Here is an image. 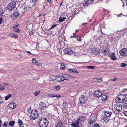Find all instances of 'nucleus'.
Returning <instances> with one entry per match:
<instances>
[{
  "mask_svg": "<svg viewBox=\"0 0 127 127\" xmlns=\"http://www.w3.org/2000/svg\"><path fill=\"white\" fill-rule=\"evenodd\" d=\"M38 123L40 127H47L48 122L46 118L42 117L38 120Z\"/></svg>",
  "mask_w": 127,
  "mask_h": 127,
  "instance_id": "obj_1",
  "label": "nucleus"
},
{
  "mask_svg": "<svg viewBox=\"0 0 127 127\" xmlns=\"http://www.w3.org/2000/svg\"><path fill=\"white\" fill-rule=\"evenodd\" d=\"M38 116V112L36 110L34 109L31 111L30 117V119L33 120L37 119Z\"/></svg>",
  "mask_w": 127,
  "mask_h": 127,
  "instance_id": "obj_2",
  "label": "nucleus"
},
{
  "mask_svg": "<svg viewBox=\"0 0 127 127\" xmlns=\"http://www.w3.org/2000/svg\"><path fill=\"white\" fill-rule=\"evenodd\" d=\"M122 105L119 104H115L114 105V112L116 114L118 113L122 109Z\"/></svg>",
  "mask_w": 127,
  "mask_h": 127,
  "instance_id": "obj_3",
  "label": "nucleus"
},
{
  "mask_svg": "<svg viewBox=\"0 0 127 127\" xmlns=\"http://www.w3.org/2000/svg\"><path fill=\"white\" fill-rule=\"evenodd\" d=\"M16 5V2L14 1L10 2L8 5V10L11 11L15 7Z\"/></svg>",
  "mask_w": 127,
  "mask_h": 127,
  "instance_id": "obj_4",
  "label": "nucleus"
},
{
  "mask_svg": "<svg viewBox=\"0 0 127 127\" xmlns=\"http://www.w3.org/2000/svg\"><path fill=\"white\" fill-rule=\"evenodd\" d=\"M119 53L121 56H126L127 55V49L125 48H123L120 51Z\"/></svg>",
  "mask_w": 127,
  "mask_h": 127,
  "instance_id": "obj_5",
  "label": "nucleus"
},
{
  "mask_svg": "<svg viewBox=\"0 0 127 127\" xmlns=\"http://www.w3.org/2000/svg\"><path fill=\"white\" fill-rule=\"evenodd\" d=\"M64 52L65 54L70 55H71L73 53V52L71 50L68 48H65L64 50Z\"/></svg>",
  "mask_w": 127,
  "mask_h": 127,
  "instance_id": "obj_6",
  "label": "nucleus"
},
{
  "mask_svg": "<svg viewBox=\"0 0 127 127\" xmlns=\"http://www.w3.org/2000/svg\"><path fill=\"white\" fill-rule=\"evenodd\" d=\"M20 14L18 12L16 11L14 12L13 14H12L11 16V18L13 20H14L16 19L19 15Z\"/></svg>",
  "mask_w": 127,
  "mask_h": 127,
  "instance_id": "obj_7",
  "label": "nucleus"
},
{
  "mask_svg": "<svg viewBox=\"0 0 127 127\" xmlns=\"http://www.w3.org/2000/svg\"><path fill=\"white\" fill-rule=\"evenodd\" d=\"M86 97L87 96L83 95H82L80 96L79 100L81 104H83L85 102L86 100Z\"/></svg>",
  "mask_w": 127,
  "mask_h": 127,
  "instance_id": "obj_8",
  "label": "nucleus"
},
{
  "mask_svg": "<svg viewBox=\"0 0 127 127\" xmlns=\"http://www.w3.org/2000/svg\"><path fill=\"white\" fill-rule=\"evenodd\" d=\"M102 93L100 90L95 91L94 93V96L96 97H99L102 95Z\"/></svg>",
  "mask_w": 127,
  "mask_h": 127,
  "instance_id": "obj_9",
  "label": "nucleus"
},
{
  "mask_svg": "<svg viewBox=\"0 0 127 127\" xmlns=\"http://www.w3.org/2000/svg\"><path fill=\"white\" fill-rule=\"evenodd\" d=\"M100 50L98 48L95 47L93 49L92 53L95 55H97L100 53Z\"/></svg>",
  "mask_w": 127,
  "mask_h": 127,
  "instance_id": "obj_10",
  "label": "nucleus"
},
{
  "mask_svg": "<svg viewBox=\"0 0 127 127\" xmlns=\"http://www.w3.org/2000/svg\"><path fill=\"white\" fill-rule=\"evenodd\" d=\"M94 0H85V2L83 3V5L86 7L91 4Z\"/></svg>",
  "mask_w": 127,
  "mask_h": 127,
  "instance_id": "obj_11",
  "label": "nucleus"
},
{
  "mask_svg": "<svg viewBox=\"0 0 127 127\" xmlns=\"http://www.w3.org/2000/svg\"><path fill=\"white\" fill-rule=\"evenodd\" d=\"M101 53L104 54L105 55H108L109 54V49L106 48L105 49H102Z\"/></svg>",
  "mask_w": 127,
  "mask_h": 127,
  "instance_id": "obj_12",
  "label": "nucleus"
},
{
  "mask_svg": "<svg viewBox=\"0 0 127 127\" xmlns=\"http://www.w3.org/2000/svg\"><path fill=\"white\" fill-rule=\"evenodd\" d=\"M95 116H92L90 119L89 123L90 125H92L95 122Z\"/></svg>",
  "mask_w": 127,
  "mask_h": 127,
  "instance_id": "obj_13",
  "label": "nucleus"
},
{
  "mask_svg": "<svg viewBox=\"0 0 127 127\" xmlns=\"http://www.w3.org/2000/svg\"><path fill=\"white\" fill-rule=\"evenodd\" d=\"M86 119L85 117L84 116H80L79 117L77 118V120L79 122L81 123L84 121Z\"/></svg>",
  "mask_w": 127,
  "mask_h": 127,
  "instance_id": "obj_14",
  "label": "nucleus"
},
{
  "mask_svg": "<svg viewBox=\"0 0 127 127\" xmlns=\"http://www.w3.org/2000/svg\"><path fill=\"white\" fill-rule=\"evenodd\" d=\"M105 116L107 117H109L112 114V112L110 111L106 110L104 111Z\"/></svg>",
  "mask_w": 127,
  "mask_h": 127,
  "instance_id": "obj_15",
  "label": "nucleus"
},
{
  "mask_svg": "<svg viewBox=\"0 0 127 127\" xmlns=\"http://www.w3.org/2000/svg\"><path fill=\"white\" fill-rule=\"evenodd\" d=\"M79 123L77 120L75 121L71 124V127H78L79 126Z\"/></svg>",
  "mask_w": 127,
  "mask_h": 127,
  "instance_id": "obj_16",
  "label": "nucleus"
},
{
  "mask_svg": "<svg viewBox=\"0 0 127 127\" xmlns=\"http://www.w3.org/2000/svg\"><path fill=\"white\" fill-rule=\"evenodd\" d=\"M63 105L64 108L67 107V108H71V105L70 103H67V102L65 101H64L63 103Z\"/></svg>",
  "mask_w": 127,
  "mask_h": 127,
  "instance_id": "obj_17",
  "label": "nucleus"
},
{
  "mask_svg": "<svg viewBox=\"0 0 127 127\" xmlns=\"http://www.w3.org/2000/svg\"><path fill=\"white\" fill-rule=\"evenodd\" d=\"M16 104L14 102H10L8 105V107L11 109H13L15 108L16 106L15 105Z\"/></svg>",
  "mask_w": 127,
  "mask_h": 127,
  "instance_id": "obj_18",
  "label": "nucleus"
},
{
  "mask_svg": "<svg viewBox=\"0 0 127 127\" xmlns=\"http://www.w3.org/2000/svg\"><path fill=\"white\" fill-rule=\"evenodd\" d=\"M46 107V105L44 102H41L39 104V107L41 109L44 108Z\"/></svg>",
  "mask_w": 127,
  "mask_h": 127,
  "instance_id": "obj_19",
  "label": "nucleus"
},
{
  "mask_svg": "<svg viewBox=\"0 0 127 127\" xmlns=\"http://www.w3.org/2000/svg\"><path fill=\"white\" fill-rule=\"evenodd\" d=\"M118 96L122 100V102H123L126 99V95H125L120 94Z\"/></svg>",
  "mask_w": 127,
  "mask_h": 127,
  "instance_id": "obj_20",
  "label": "nucleus"
},
{
  "mask_svg": "<svg viewBox=\"0 0 127 127\" xmlns=\"http://www.w3.org/2000/svg\"><path fill=\"white\" fill-rule=\"evenodd\" d=\"M122 105L124 108H127V97L126 98L125 100L122 103Z\"/></svg>",
  "mask_w": 127,
  "mask_h": 127,
  "instance_id": "obj_21",
  "label": "nucleus"
},
{
  "mask_svg": "<svg viewBox=\"0 0 127 127\" xmlns=\"http://www.w3.org/2000/svg\"><path fill=\"white\" fill-rule=\"evenodd\" d=\"M116 102L117 103H120L121 102L123 103V102H122V100L118 96V97L116 98L115 99Z\"/></svg>",
  "mask_w": 127,
  "mask_h": 127,
  "instance_id": "obj_22",
  "label": "nucleus"
},
{
  "mask_svg": "<svg viewBox=\"0 0 127 127\" xmlns=\"http://www.w3.org/2000/svg\"><path fill=\"white\" fill-rule=\"evenodd\" d=\"M110 58L112 60H115L117 59V58L115 57V53H112L110 55Z\"/></svg>",
  "mask_w": 127,
  "mask_h": 127,
  "instance_id": "obj_23",
  "label": "nucleus"
},
{
  "mask_svg": "<svg viewBox=\"0 0 127 127\" xmlns=\"http://www.w3.org/2000/svg\"><path fill=\"white\" fill-rule=\"evenodd\" d=\"M15 123V122L14 121H10L9 123V126L13 127V126H14Z\"/></svg>",
  "mask_w": 127,
  "mask_h": 127,
  "instance_id": "obj_24",
  "label": "nucleus"
},
{
  "mask_svg": "<svg viewBox=\"0 0 127 127\" xmlns=\"http://www.w3.org/2000/svg\"><path fill=\"white\" fill-rule=\"evenodd\" d=\"M9 36L14 37L15 38H17L18 37V36L17 34H14L13 33H10L9 34Z\"/></svg>",
  "mask_w": 127,
  "mask_h": 127,
  "instance_id": "obj_25",
  "label": "nucleus"
},
{
  "mask_svg": "<svg viewBox=\"0 0 127 127\" xmlns=\"http://www.w3.org/2000/svg\"><path fill=\"white\" fill-rule=\"evenodd\" d=\"M66 18L64 17L62 18L61 16H60L59 18V21L60 22H62L64 21Z\"/></svg>",
  "mask_w": 127,
  "mask_h": 127,
  "instance_id": "obj_26",
  "label": "nucleus"
},
{
  "mask_svg": "<svg viewBox=\"0 0 127 127\" xmlns=\"http://www.w3.org/2000/svg\"><path fill=\"white\" fill-rule=\"evenodd\" d=\"M103 120L106 123H108L109 122L110 120L108 118L106 117H105L103 118Z\"/></svg>",
  "mask_w": 127,
  "mask_h": 127,
  "instance_id": "obj_27",
  "label": "nucleus"
},
{
  "mask_svg": "<svg viewBox=\"0 0 127 127\" xmlns=\"http://www.w3.org/2000/svg\"><path fill=\"white\" fill-rule=\"evenodd\" d=\"M56 127H63V123L62 122H59L57 124Z\"/></svg>",
  "mask_w": 127,
  "mask_h": 127,
  "instance_id": "obj_28",
  "label": "nucleus"
},
{
  "mask_svg": "<svg viewBox=\"0 0 127 127\" xmlns=\"http://www.w3.org/2000/svg\"><path fill=\"white\" fill-rule=\"evenodd\" d=\"M102 100L103 101H106L107 99V97L105 95H103L102 96Z\"/></svg>",
  "mask_w": 127,
  "mask_h": 127,
  "instance_id": "obj_29",
  "label": "nucleus"
},
{
  "mask_svg": "<svg viewBox=\"0 0 127 127\" xmlns=\"http://www.w3.org/2000/svg\"><path fill=\"white\" fill-rule=\"evenodd\" d=\"M11 96H12V95L10 94L7 95L5 97V100H7Z\"/></svg>",
  "mask_w": 127,
  "mask_h": 127,
  "instance_id": "obj_30",
  "label": "nucleus"
},
{
  "mask_svg": "<svg viewBox=\"0 0 127 127\" xmlns=\"http://www.w3.org/2000/svg\"><path fill=\"white\" fill-rule=\"evenodd\" d=\"M65 67V64L63 63H62L61 65V69L62 70H64Z\"/></svg>",
  "mask_w": 127,
  "mask_h": 127,
  "instance_id": "obj_31",
  "label": "nucleus"
},
{
  "mask_svg": "<svg viewBox=\"0 0 127 127\" xmlns=\"http://www.w3.org/2000/svg\"><path fill=\"white\" fill-rule=\"evenodd\" d=\"M8 123L7 121H5L4 123V124L2 125L3 127H7Z\"/></svg>",
  "mask_w": 127,
  "mask_h": 127,
  "instance_id": "obj_32",
  "label": "nucleus"
},
{
  "mask_svg": "<svg viewBox=\"0 0 127 127\" xmlns=\"http://www.w3.org/2000/svg\"><path fill=\"white\" fill-rule=\"evenodd\" d=\"M103 11L104 12V14L105 15H106L107 14L109 13V11L108 10L104 9L103 10Z\"/></svg>",
  "mask_w": 127,
  "mask_h": 127,
  "instance_id": "obj_33",
  "label": "nucleus"
},
{
  "mask_svg": "<svg viewBox=\"0 0 127 127\" xmlns=\"http://www.w3.org/2000/svg\"><path fill=\"white\" fill-rule=\"evenodd\" d=\"M32 63L36 65V63H37V61L36 60V59L35 58H33L32 59Z\"/></svg>",
  "mask_w": 127,
  "mask_h": 127,
  "instance_id": "obj_34",
  "label": "nucleus"
},
{
  "mask_svg": "<svg viewBox=\"0 0 127 127\" xmlns=\"http://www.w3.org/2000/svg\"><path fill=\"white\" fill-rule=\"evenodd\" d=\"M19 26V24L18 23H17L16 25H15L13 26L12 27L13 29V30H15L16 29L17 27H18Z\"/></svg>",
  "mask_w": 127,
  "mask_h": 127,
  "instance_id": "obj_35",
  "label": "nucleus"
},
{
  "mask_svg": "<svg viewBox=\"0 0 127 127\" xmlns=\"http://www.w3.org/2000/svg\"><path fill=\"white\" fill-rule=\"evenodd\" d=\"M50 96L51 97H57L58 98H59L61 97V96L60 95H55L53 94H50Z\"/></svg>",
  "mask_w": 127,
  "mask_h": 127,
  "instance_id": "obj_36",
  "label": "nucleus"
},
{
  "mask_svg": "<svg viewBox=\"0 0 127 127\" xmlns=\"http://www.w3.org/2000/svg\"><path fill=\"white\" fill-rule=\"evenodd\" d=\"M73 35L71 36L70 37L77 38V37H79V36L76 35L75 33H73Z\"/></svg>",
  "mask_w": 127,
  "mask_h": 127,
  "instance_id": "obj_37",
  "label": "nucleus"
},
{
  "mask_svg": "<svg viewBox=\"0 0 127 127\" xmlns=\"http://www.w3.org/2000/svg\"><path fill=\"white\" fill-rule=\"evenodd\" d=\"M3 12V10L2 7L0 6V16H1Z\"/></svg>",
  "mask_w": 127,
  "mask_h": 127,
  "instance_id": "obj_38",
  "label": "nucleus"
},
{
  "mask_svg": "<svg viewBox=\"0 0 127 127\" xmlns=\"http://www.w3.org/2000/svg\"><path fill=\"white\" fill-rule=\"evenodd\" d=\"M23 122L22 120L19 119L18 120V124L20 126H21V125L23 124Z\"/></svg>",
  "mask_w": 127,
  "mask_h": 127,
  "instance_id": "obj_39",
  "label": "nucleus"
},
{
  "mask_svg": "<svg viewBox=\"0 0 127 127\" xmlns=\"http://www.w3.org/2000/svg\"><path fill=\"white\" fill-rule=\"evenodd\" d=\"M40 93V91H38L34 93V95L35 96H36L38 95Z\"/></svg>",
  "mask_w": 127,
  "mask_h": 127,
  "instance_id": "obj_40",
  "label": "nucleus"
},
{
  "mask_svg": "<svg viewBox=\"0 0 127 127\" xmlns=\"http://www.w3.org/2000/svg\"><path fill=\"white\" fill-rule=\"evenodd\" d=\"M4 88H5V87L4 86H0V90L2 91L4 89Z\"/></svg>",
  "mask_w": 127,
  "mask_h": 127,
  "instance_id": "obj_41",
  "label": "nucleus"
},
{
  "mask_svg": "<svg viewBox=\"0 0 127 127\" xmlns=\"http://www.w3.org/2000/svg\"><path fill=\"white\" fill-rule=\"evenodd\" d=\"M36 65H37L38 66H41L42 65V64L40 62L37 61L36 64Z\"/></svg>",
  "mask_w": 127,
  "mask_h": 127,
  "instance_id": "obj_42",
  "label": "nucleus"
},
{
  "mask_svg": "<svg viewBox=\"0 0 127 127\" xmlns=\"http://www.w3.org/2000/svg\"><path fill=\"white\" fill-rule=\"evenodd\" d=\"M127 65V64H126L124 63H122L121 64V67H123Z\"/></svg>",
  "mask_w": 127,
  "mask_h": 127,
  "instance_id": "obj_43",
  "label": "nucleus"
},
{
  "mask_svg": "<svg viewBox=\"0 0 127 127\" xmlns=\"http://www.w3.org/2000/svg\"><path fill=\"white\" fill-rule=\"evenodd\" d=\"M87 68L88 69H93L94 68V67L93 66H87Z\"/></svg>",
  "mask_w": 127,
  "mask_h": 127,
  "instance_id": "obj_44",
  "label": "nucleus"
},
{
  "mask_svg": "<svg viewBox=\"0 0 127 127\" xmlns=\"http://www.w3.org/2000/svg\"><path fill=\"white\" fill-rule=\"evenodd\" d=\"M14 30V31L17 32L18 33H19L20 32V31L19 29H16L15 30Z\"/></svg>",
  "mask_w": 127,
  "mask_h": 127,
  "instance_id": "obj_45",
  "label": "nucleus"
},
{
  "mask_svg": "<svg viewBox=\"0 0 127 127\" xmlns=\"http://www.w3.org/2000/svg\"><path fill=\"white\" fill-rule=\"evenodd\" d=\"M77 40L78 41H79L80 42H81L82 40L81 39V38L79 36V37H77Z\"/></svg>",
  "mask_w": 127,
  "mask_h": 127,
  "instance_id": "obj_46",
  "label": "nucleus"
},
{
  "mask_svg": "<svg viewBox=\"0 0 127 127\" xmlns=\"http://www.w3.org/2000/svg\"><path fill=\"white\" fill-rule=\"evenodd\" d=\"M57 25V24H54L53 25L52 27L50 29V30H51V29H53Z\"/></svg>",
  "mask_w": 127,
  "mask_h": 127,
  "instance_id": "obj_47",
  "label": "nucleus"
},
{
  "mask_svg": "<svg viewBox=\"0 0 127 127\" xmlns=\"http://www.w3.org/2000/svg\"><path fill=\"white\" fill-rule=\"evenodd\" d=\"M74 69H68V71L70 73L73 72Z\"/></svg>",
  "mask_w": 127,
  "mask_h": 127,
  "instance_id": "obj_48",
  "label": "nucleus"
},
{
  "mask_svg": "<svg viewBox=\"0 0 127 127\" xmlns=\"http://www.w3.org/2000/svg\"><path fill=\"white\" fill-rule=\"evenodd\" d=\"M92 80L94 82H97V78H92Z\"/></svg>",
  "mask_w": 127,
  "mask_h": 127,
  "instance_id": "obj_49",
  "label": "nucleus"
},
{
  "mask_svg": "<svg viewBox=\"0 0 127 127\" xmlns=\"http://www.w3.org/2000/svg\"><path fill=\"white\" fill-rule=\"evenodd\" d=\"M94 127H100L99 125L97 123L95 124L94 125Z\"/></svg>",
  "mask_w": 127,
  "mask_h": 127,
  "instance_id": "obj_50",
  "label": "nucleus"
},
{
  "mask_svg": "<svg viewBox=\"0 0 127 127\" xmlns=\"http://www.w3.org/2000/svg\"><path fill=\"white\" fill-rule=\"evenodd\" d=\"M102 80V78H101V79H99L97 78V82H100Z\"/></svg>",
  "mask_w": 127,
  "mask_h": 127,
  "instance_id": "obj_51",
  "label": "nucleus"
},
{
  "mask_svg": "<svg viewBox=\"0 0 127 127\" xmlns=\"http://www.w3.org/2000/svg\"><path fill=\"white\" fill-rule=\"evenodd\" d=\"M33 34V32L32 31H31L29 33V34L31 36Z\"/></svg>",
  "mask_w": 127,
  "mask_h": 127,
  "instance_id": "obj_52",
  "label": "nucleus"
},
{
  "mask_svg": "<svg viewBox=\"0 0 127 127\" xmlns=\"http://www.w3.org/2000/svg\"><path fill=\"white\" fill-rule=\"evenodd\" d=\"M70 76H69L67 75H64V77H65L66 78H69V77H70Z\"/></svg>",
  "mask_w": 127,
  "mask_h": 127,
  "instance_id": "obj_53",
  "label": "nucleus"
},
{
  "mask_svg": "<svg viewBox=\"0 0 127 127\" xmlns=\"http://www.w3.org/2000/svg\"><path fill=\"white\" fill-rule=\"evenodd\" d=\"M73 72L74 73H77L79 72H78L76 69H74V70Z\"/></svg>",
  "mask_w": 127,
  "mask_h": 127,
  "instance_id": "obj_54",
  "label": "nucleus"
},
{
  "mask_svg": "<svg viewBox=\"0 0 127 127\" xmlns=\"http://www.w3.org/2000/svg\"><path fill=\"white\" fill-rule=\"evenodd\" d=\"M124 114L125 115L127 116V111H125L124 112Z\"/></svg>",
  "mask_w": 127,
  "mask_h": 127,
  "instance_id": "obj_55",
  "label": "nucleus"
},
{
  "mask_svg": "<svg viewBox=\"0 0 127 127\" xmlns=\"http://www.w3.org/2000/svg\"><path fill=\"white\" fill-rule=\"evenodd\" d=\"M66 14V12H62L61 14V15L62 16L63 15H65Z\"/></svg>",
  "mask_w": 127,
  "mask_h": 127,
  "instance_id": "obj_56",
  "label": "nucleus"
},
{
  "mask_svg": "<svg viewBox=\"0 0 127 127\" xmlns=\"http://www.w3.org/2000/svg\"><path fill=\"white\" fill-rule=\"evenodd\" d=\"M47 1L50 3H51L52 2V0H47Z\"/></svg>",
  "mask_w": 127,
  "mask_h": 127,
  "instance_id": "obj_57",
  "label": "nucleus"
},
{
  "mask_svg": "<svg viewBox=\"0 0 127 127\" xmlns=\"http://www.w3.org/2000/svg\"><path fill=\"white\" fill-rule=\"evenodd\" d=\"M117 79L116 78H114L111 79V81H115Z\"/></svg>",
  "mask_w": 127,
  "mask_h": 127,
  "instance_id": "obj_58",
  "label": "nucleus"
},
{
  "mask_svg": "<svg viewBox=\"0 0 127 127\" xmlns=\"http://www.w3.org/2000/svg\"><path fill=\"white\" fill-rule=\"evenodd\" d=\"M56 89L57 90H59L60 89V87L59 86H57L56 87Z\"/></svg>",
  "mask_w": 127,
  "mask_h": 127,
  "instance_id": "obj_59",
  "label": "nucleus"
},
{
  "mask_svg": "<svg viewBox=\"0 0 127 127\" xmlns=\"http://www.w3.org/2000/svg\"><path fill=\"white\" fill-rule=\"evenodd\" d=\"M2 18L0 19V25L2 23Z\"/></svg>",
  "mask_w": 127,
  "mask_h": 127,
  "instance_id": "obj_60",
  "label": "nucleus"
},
{
  "mask_svg": "<svg viewBox=\"0 0 127 127\" xmlns=\"http://www.w3.org/2000/svg\"><path fill=\"white\" fill-rule=\"evenodd\" d=\"M79 29H77L76 30H75V34H76V33L77 32H79Z\"/></svg>",
  "mask_w": 127,
  "mask_h": 127,
  "instance_id": "obj_61",
  "label": "nucleus"
},
{
  "mask_svg": "<svg viewBox=\"0 0 127 127\" xmlns=\"http://www.w3.org/2000/svg\"><path fill=\"white\" fill-rule=\"evenodd\" d=\"M63 0L62 1V2H61V3H60V7L61 6H62V3L63 2Z\"/></svg>",
  "mask_w": 127,
  "mask_h": 127,
  "instance_id": "obj_62",
  "label": "nucleus"
},
{
  "mask_svg": "<svg viewBox=\"0 0 127 127\" xmlns=\"http://www.w3.org/2000/svg\"><path fill=\"white\" fill-rule=\"evenodd\" d=\"M127 90V89H123L122 90V92H125Z\"/></svg>",
  "mask_w": 127,
  "mask_h": 127,
  "instance_id": "obj_63",
  "label": "nucleus"
},
{
  "mask_svg": "<svg viewBox=\"0 0 127 127\" xmlns=\"http://www.w3.org/2000/svg\"><path fill=\"white\" fill-rule=\"evenodd\" d=\"M25 51L27 52V53H29V54H31V52H30V51Z\"/></svg>",
  "mask_w": 127,
  "mask_h": 127,
  "instance_id": "obj_64",
  "label": "nucleus"
}]
</instances>
